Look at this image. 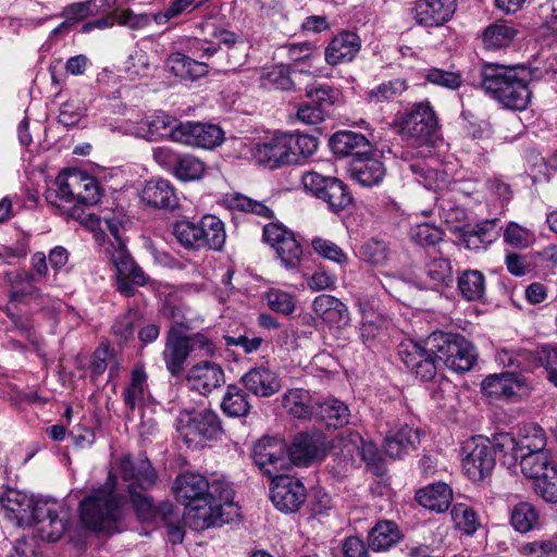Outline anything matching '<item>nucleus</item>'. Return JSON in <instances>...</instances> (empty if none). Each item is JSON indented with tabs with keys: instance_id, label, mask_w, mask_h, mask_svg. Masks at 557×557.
Masks as SVG:
<instances>
[{
	"instance_id": "obj_17",
	"label": "nucleus",
	"mask_w": 557,
	"mask_h": 557,
	"mask_svg": "<svg viewBox=\"0 0 557 557\" xmlns=\"http://www.w3.org/2000/svg\"><path fill=\"white\" fill-rule=\"evenodd\" d=\"M252 157L258 164L271 170L296 163L295 153L290 152L285 134L275 135L256 144Z\"/></svg>"
},
{
	"instance_id": "obj_60",
	"label": "nucleus",
	"mask_w": 557,
	"mask_h": 557,
	"mask_svg": "<svg viewBox=\"0 0 557 557\" xmlns=\"http://www.w3.org/2000/svg\"><path fill=\"white\" fill-rule=\"evenodd\" d=\"M410 236L418 245L430 247L435 246L443 239V232L433 224L422 223L411 228Z\"/></svg>"
},
{
	"instance_id": "obj_52",
	"label": "nucleus",
	"mask_w": 557,
	"mask_h": 557,
	"mask_svg": "<svg viewBox=\"0 0 557 557\" xmlns=\"http://www.w3.org/2000/svg\"><path fill=\"white\" fill-rule=\"evenodd\" d=\"M101 195L98 181L81 172L79 188H76L75 200L85 206H94L99 202Z\"/></svg>"
},
{
	"instance_id": "obj_6",
	"label": "nucleus",
	"mask_w": 557,
	"mask_h": 557,
	"mask_svg": "<svg viewBox=\"0 0 557 557\" xmlns=\"http://www.w3.org/2000/svg\"><path fill=\"white\" fill-rule=\"evenodd\" d=\"M545 431L535 423L524 424L519 429L518 438L511 433L500 432L494 434V445L509 466L517 462V455L543 450L546 447Z\"/></svg>"
},
{
	"instance_id": "obj_31",
	"label": "nucleus",
	"mask_w": 557,
	"mask_h": 557,
	"mask_svg": "<svg viewBox=\"0 0 557 557\" xmlns=\"http://www.w3.org/2000/svg\"><path fill=\"white\" fill-rule=\"evenodd\" d=\"M418 443V431L408 424H404L398 430H388L384 449L391 458H401L409 450L414 449Z\"/></svg>"
},
{
	"instance_id": "obj_64",
	"label": "nucleus",
	"mask_w": 557,
	"mask_h": 557,
	"mask_svg": "<svg viewBox=\"0 0 557 557\" xmlns=\"http://www.w3.org/2000/svg\"><path fill=\"white\" fill-rule=\"evenodd\" d=\"M150 69L149 55L141 49L131 53L125 62V70L131 77H146L149 75Z\"/></svg>"
},
{
	"instance_id": "obj_3",
	"label": "nucleus",
	"mask_w": 557,
	"mask_h": 557,
	"mask_svg": "<svg viewBox=\"0 0 557 557\" xmlns=\"http://www.w3.org/2000/svg\"><path fill=\"white\" fill-rule=\"evenodd\" d=\"M185 507V520L195 530L222 525L239 516L234 492L224 481H213L210 497Z\"/></svg>"
},
{
	"instance_id": "obj_13",
	"label": "nucleus",
	"mask_w": 557,
	"mask_h": 557,
	"mask_svg": "<svg viewBox=\"0 0 557 557\" xmlns=\"http://www.w3.org/2000/svg\"><path fill=\"white\" fill-rule=\"evenodd\" d=\"M119 472L127 493L149 491L158 480L157 471L145 456H124L120 460Z\"/></svg>"
},
{
	"instance_id": "obj_9",
	"label": "nucleus",
	"mask_w": 557,
	"mask_h": 557,
	"mask_svg": "<svg viewBox=\"0 0 557 557\" xmlns=\"http://www.w3.org/2000/svg\"><path fill=\"white\" fill-rule=\"evenodd\" d=\"M33 523H36L37 534L42 541L57 542L66 530L67 512L57 500L40 498Z\"/></svg>"
},
{
	"instance_id": "obj_25",
	"label": "nucleus",
	"mask_w": 557,
	"mask_h": 557,
	"mask_svg": "<svg viewBox=\"0 0 557 557\" xmlns=\"http://www.w3.org/2000/svg\"><path fill=\"white\" fill-rule=\"evenodd\" d=\"M289 460L301 467L309 466L323 453V441L320 434H298L287 448Z\"/></svg>"
},
{
	"instance_id": "obj_34",
	"label": "nucleus",
	"mask_w": 557,
	"mask_h": 557,
	"mask_svg": "<svg viewBox=\"0 0 557 557\" xmlns=\"http://www.w3.org/2000/svg\"><path fill=\"white\" fill-rule=\"evenodd\" d=\"M398 525L392 520L379 521L368 535L369 547L375 552L387 550L400 540Z\"/></svg>"
},
{
	"instance_id": "obj_58",
	"label": "nucleus",
	"mask_w": 557,
	"mask_h": 557,
	"mask_svg": "<svg viewBox=\"0 0 557 557\" xmlns=\"http://www.w3.org/2000/svg\"><path fill=\"white\" fill-rule=\"evenodd\" d=\"M265 299L271 310L284 315L292 314L296 309V297L281 289H270Z\"/></svg>"
},
{
	"instance_id": "obj_19",
	"label": "nucleus",
	"mask_w": 557,
	"mask_h": 557,
	"mask_svg": "<svg viewBox=\"0 0 557 557\" xmlns=\"http://www.w3.org/2000/svg\"><path fill=\"white\" fill-rule=\"evenodd\" d=\"M482 391L491 398L521 397L529 393L527 380L515 372H504L486 376L482 382Z\"/></svg>"
},
{
	"instance_id": "obj_46",
	"label": "nucleus",
	"mask_w": 557,
	"mask_h": 557,
	"mask_svg": "<svg viewBox=\"0 0 557 557\" xmlns=\"http://www.w3.org/2000/svg\"><path fill=\"white\" fill-rule=\"evenodd\" d=\"M408 89V83L405 78H393L388 82H383L376 87L367 92L370 101L380 103L392 101L403 95Z\"/></svg>"
},
{
	"instance_id": "obj_14",
	"label": "nucleus",
	"mask_w": 557,
	"mask_h": 557,
	"mask_svg": "<svg viewBox=\"0 0 557 557\" xmlns=\"http://www.w3.org/2000/svg\"><path fill=\"white\" fill-rule=\"evenodd\" d=\"M178 327L189 330L188 321H175L168 332L165 347L162 352L163 361L166 370L174 377L180 376L185 369V362L190 352L188 339L185 335H181Z\"/></svg>"
},
{
	"instance_id": "obj_62",
	"label": "nucleus",
	"mask_w": 557,
	"mask_h": 557,
	"mask_svg": "<svg viewBox=\"0 0 557 557\" xmlns=\"http://www.w3.org/2000/svg\"><path fill=\"white\" fill-rule=\"evenodd\" d=\"M128 496L137 517L141 521H151L154 519L157 516V508L151 497L147 495V491L128 493Z\"/></svg>"
},
{
	"instance_id": "obj_39",
	"label": "nucleus",
	"mask_w": 557,
	"mask_h": 557,
	"mask_svg": "<svg viewBox=\"0 0 557 557\" xmlns=\"http://www.w3.org/2000/svg\"><path fill=\"white\" fill-rule=\"evenodd\" d=\"M221 409L228 417H246L251 409L249 396L237 385H228L221 401Z\"/></svg>"
},
{
	"instance_id": "obj_30",
	"label": "nucleus",
	"mask_w": 557,
	"mask_h": 557,
	"mask_svg": "<svg viewBox=\"0 0 557 557\" xmlns=\"http://www.w3.org/2000/svg\"><path fill=\"white\" fill-rule=\"evenodd\" d=\"M141 199L149 206L159 209L172 210L178 205L173 186L165 180L147 182L141 191Z\"/></svg>"
},
{
	"instance_id": "obj_11",
	"label": "nucleus",
	"mask_w": 557,
	"mask_h": 557,
	"mask_svg": "<svg viewBox=\"0 0 557 557\" xmlns=\"http://www.w3.org/2000/svg\"><path fill=\"white\" fill-rule=\"evenodd\" d=\"M287 446L278 437L264 436L260 438L252 450L256 466L268 476L276 478L287 465Z\"/></svg>"
},
{
	"instance_id": "obj_4",
	"label": "nucleus",
	"mask_w": 557,
	"mask_h": 557,
	"mask_svg": "<svg viewBox=\"0 0 557 557\" xmlns=\"http://www.w3.org/2000/svg\"><path fill=\"white\" fill-rule=\"evenodd\" d=\"M121 506L115 495V480L109 475L107 483L94 490L79 503L83 524L97 532H120Z\"/></svg>"
},
{
	"instance_id": "obj_51",
	"label": "nucleus",
	"mask_w": 557,
	"mask_h": 557,
	"mask_svg": "<svg viewBox=\"0 0 557 557\" xmlns=\"http://www.w3.org/2000/svg\"><path fill=\"white\" fill-rule=\"evenodd\" d=\"M534 491L545 502L557 503V465L534 479Z\"/></svg>"
},
{
	"instance_id": "obj_55",
	"label": "nucleus",
	"mask_w": 557,
	"mask_h": 557,
	"mask_svg": "<svg viewBox=\"0 0 557 557\" xmlns=\"http://www.w3.org/2000/svg\"><path fill=\"white\" fill-rule=\"evenodd\" d=\"M389 249L385 242L376 238L367 240L360 248V257L373 265H383L388 259Z\"/></svg>"
},
{
	"instance_id": "obj_8",
	"label": "nucleus",
	"mask_w": 557,
	"mask_h": 557,
	"mask_svg": "<svg viewBox=\"0 0 557 557\" xmlns=\"http://www.w3.org/2000/svg\"><path fill=\"white\" fill-rule=\"evenodd\" d=\"M176 430L184 437L185 442L195 440H214L222 434L221 420L212 409H184L176 418Z\"/></svg>"
},
{
	"instance_id": "obj_26",
	"label": "nucleus",
	"mask_w": 557,
	"mask_h": 557,
	"mask_svg": "<svg viewBox=\"0 0 557 557\" xmlns=\"http://www.w3.org/2000/svg\"><path fill=\"white\" fill-rule=\"evenodd\" d=\"M181 126H184V122H178L168 113L159 111L146 117V120L140 123L138 132L147 140L169 137L171 140L177 143L175 134Z\"/></svg>"
},
{
	"instance_id": "obj_35",
	"label": "nucleus",
	"mask_w": 557,
	"mask_h": 557,
	"mask_svg": "<svg viewBox=\"0 0 557 557\" xmlns=\"http://www.w3.org/2000/svg\"><path fill=\"white\" fill-rule=\"evenodd\" d=\"M457 288L465 300L479 301L485 295V276L479 270H463L457 275Z\"/></svg>"
},
{
	"instance_id": "obj_57",
	"label": "nucleus",
	"mask_w": 557,
	"mask_h": 557,
	"mask_svg": "<svg viewBox=\"0 0 557 557\" xmlns=\"http://www.w3.org/2000/svg\"><path fill=\"white\" fill-rule=\"evenodd\" d=\"M170 62L181 66V74L195 81L208 73V64L203 61L195 60L183 53H174L170 57Z\"/></svg>"
},
{
	"instance_id": "obj_32",
	"label": "nucleus",
	"mask_w": 557,
	"mask_h": 557,
	"mask_svg": "<svg viewBox=\"0 0 557 557\" xmlns=\"http://www.w3.org/2000/svg\"><path fill=\"white\" fill-rule=\"evenodd\" d=\"M451 499L453 491L443 482L429 484L416 493V500L419 505L435 512L446 511Z\"/></svg>"
},
{
	"instance_id": "obj_23",
	"label": "nucleus",
	"mask_w": 557,
	"mask_h": 557,
	"mask_svg": "<svg viewBox=\"0 0 557 557\" xmlns=\"http://www.w3.org/2000/svg\"><path fill=\"white\" fill-rule=\"evenodd\" d=\"M244 387L258 397H270L281 389V380L275 371L264 364L256 366L240 379Z\"/></svg>"
},
{
	"instance_id": "obj_47",
	"label": "nucleus",
	"mask_w": 557,
	"mask_h": 557,
	"mask_svg": "<svg viewBox=\"0 0 557 557\" xmlns=\"http://www.w3.org/2000/svg\"><path fill=\"white\" fill-rule=\"evenodd\" d=\"M323 201H325L330 209L338 212L346 209L352 201V197L347 189V186L338 178L333 177L324 194H322Z\"/></svg>"
},
{
	"instance_id": "obj_28",
	"label": "nucleus",
	"mask_w": 557,
	"mask_h": 557,
	"mask_svg": "<svg viewBox=\"0 0 557 557\" xmlns=\"http://www.w3.org/2000/svg\"><path fill=\"white\" fill-rule=\"evenodd\" d=\"M330 147L334 154L350 156L352 159L364 157L371 151V145L367 137L351 131L335 133L330 139Z\"/></svg>"
},
{
	"instance_id": "obj_2",
	"label": "nucleus",
	"mask_w": 557,
	"mask_h": 557,
	"mask_svg": "<svg viewBox=\"0 0 557 557\" xmlns=\"http://www.w3.org/2000/svg\"><path fill=\"white\" fill-rule=\"evenodd\" d=\"M480 87L505 109L523 111L531 102L530 84L542 78L539 69L522 64L485 62L480 69Z\"/></svg>"
},
{
	"instance_id": "obj_21",
	"label": "nucleus",
	"mask_w": 557,
	"mask_h": 557,
	"mask_svg": "<svg viewBox=\"0 0 557 557\" xmlns=\"http://www.w3.org/2000/svg\"><path fill=\"white\" fill-rule=\"evenodd\" d=\"M173 490L176 499L189 506L210 497L212 482L209 483L207 478L199 473L187 472L176 478Z\"/></svg>"
},
{
	"instance_id": "obj_54",
	"label": "nucleus",
	"mask_w": 557,
	"mask_h": 557,
	"mask_svg": "<svg viewBox=\"0 0 557 557\" xmlns=\"http://www.w3.org/2000/svg\"><path fill=\"white\" fill-rule=\"evenodd\" d=\"M81 172L64 170L55 178L59 198L65 202L75 201L76 188H79Z\"/></svg>"
},
{
	"instance_id": "obj_12",
	"label": "nucleus",
	"mask_w": 557,
	"mask_h": 557,
	"mask_svg": "<svg viewBox=\"0 0 557 557\" xmlns=\"http://www.w3.org/2000/svg\"><path fill=\"white\" fill-rule=\"evenodd\" d=\"M263 239L277 255L286 269H296L300 264L302 249L295 234L284 226L270 223L263 227Z\"/></svg>"
},
{
	"instance_id": "obj_56",
	"label": "nucleus",
	"mask_w": 557,
	"mask_h": 557,
	"mask_svg": "<svg viewBox=\"0 0 557 557\" xmlns=\"http://www.w3.org/2000/svg\"><path fill=\"white\" fill-rule=\"evenodd\" d=\"M290 152L295 153L296 163L299 158H308L318 149V140L315 137L306 134H285Z\"/></svg>"
},
{
	"instance_id": "obj_38",
	"label": "nucleus",
	"mask_w": 557,
	"mask_h": 557,
	"mask_svg": "<svg viewBox=\"0 0 557 557\" xmlns=\"http://www.w3.org/2000/svg\"><path fill=\"white\" fill-rule=\"evenodd\" d=\"M148 392L147 373L143 367H136L131 373V381L124 388L122 396L128 411L133 412L140 405Z\"/></svg>"
},
{
	"instance_id": "obj_48",
	"label": "nucleus",
	"mask_w": 557,
	"mask_h": 557,
	"mask_svg": "<svg viewBox=\"0 0 557 557\" xmlns=\"http://www.w3.org/2000/svg\"><path fill=\"white\" fill-rule=\"evenodd\" d=\"M416 181L428 189H438L445 183V177L437 170L430 166L425 160H418L408 165Z\"/></svg>"
},
{
	"instance_id": "obj_42",
	"label": "nucleus",
	"mask_w": 557,
	"mask_h": 557,
	"mask_svg": "<svg viewBox=\"0 0 557 557\" xmlns=\"http://www.w3.org/2000/svg\"><path fill=\"white\" fill-rule=\"evenodd\" d=\"M317 414L327 426L342 428L349 421L348 407L338 399H326L319 404Z\"/></svg>"
},
{
	"instance_id": "obj_44",
	"label": "nucleus",
	"mask_w": 557,
	"mask_h": 557,
	"mask_svg": "<svg viewBox=\"0 0 557 557\" xmlns=\"http://www.w3.org/2000/svg\"><path fill=\"white\" fill-rule=\"evenodd\" d=\"M205 172V163L193 154L177 156L173 163L174 176L183 182L200 180Z\"/></svg>"
},
{
	"instance_id": "obj_37",
	"label": "nucleus",
	"mask_w": 557,
	"mask_h": 557,
	"mask_svg": "<svg viewBox=\"0 0 557 557\" xmlns=\"http://www.w3.org/2000/svg\"><path fill=\"white\" fill-rule=\"evenodd\" d=\"M510 524L519 533H528L541 528L539 510L528 502L515 505L510 512Z\"/></svg>"
},
{
	"instance_id": "obj_45",
	"label": "nucleus",
	"mask_w": 557,
	"mask_h": 557,
	"mask_svg": "<svg viewBox=\"0 0 557 557\" xmlns=\"http://www.w3.org/2000/svg\"><path fill=\"white\" fill-rule=\"evenodd\" d=\"M172 233L184 248L193 251L202 250L200 236L202 233L199 231L198 222L194 223L187 220L177 221L173 225Z\"/></svg>"
},
{
	"instance_id": "obj_22",
	"label": "nucleus",
	"mask_w": 557,
	"mask_h": 557,
	"mask_svg": "<svg viewBox=\"0 0 557 557\" xmlns=\"http://www.w3.org/2000/svg\"><path fill=\"white\" fill-rule=\"evenodd\" d=\"M186 380L191 389L206 395L222 386L225 383V375L220 364L202 361L189 369Z\"/></svg>"
},
{
	"instance_id": "obj_20",
	"label": "nucleus",
	"mask_w": 557,
	"mask_h": 557,
	"mask_svg": "<svg viewBox=\"0 0 557 557\" xmlns=\"http://www.w3.org/2000/svg\"><path fill=\"white\" fill-rule=\"evenodd\" d=\"M456 9V0H418L412 13L418 25L440 27L453 17Z\"/></svg>"
},
{
	"instance_id": "obj_5",
	"label": "nucleus",
	"mask_w": 557,
	"mask_h": 557,
	"mask_svg": "<svg viewBox=\"0 0 557 557\" xmlns=\"http://www.w3.org/2000/svg\"><path fill=\"white\" fill-rule=\"evenodd\" d=\"M395 123L404 138L426 146L434 144L440 129L437 114L426 100L413 103L398 114Z\"/></svg>"
},
{
	"instance_id": "obj_33",
	"label": "nucleus",
	"mask_w": 557,
	"mask_h": 557,
	"mask_svg": "<svg viewBox=\"0 0 557 557\" xmlns=\"http://www.w3.org/2000/svg\"><path fill=\"white\" fill-rule=\"evenodd\" d=\"M453 283L451 263L446 258H432L425 262L421 284L423 288L438 289Z\"/></svg>"
},
{
	"instance_id": "obj_43",
	"label": "nucleus",
	"mask_w": 557,
	"mask_h": 557,
	"mask_svg": "<svg viewBox=\"0 0 557 557\" xmlns=\"http://www.w3.org/2000/svg\"><path fill=\"white\" fill-rule=\"evenodd\" d=\"M520 461V468L522 473L530 478L535 479L543 474L548 468L556 466L550 463L546 449L529 451L517 455V461Z\"/></svg>"
},
{
	"instance_id": "obj_7",
	"label": "nucleus",
	"mask_w": 557,
	"mask_h": 557,
	"mask_svg": "<svg viewBox=\"0 0 557 557\" xmlns=\"http://www.w3.org/2000/svg\"><path fill=\"white\" fill-rule=\"evenodd\" d=\"M106 252L116 270V289L127 298L133 297L136 293L134 285H146L147 275L135 263L121 237L112 240Z\"/></svg>"
},
{
	"instance_id": "obj_24",
	"label": "nucleus",
	"mask_w": 557,
	"mask_h": 557,
	"mask_svg": "<svg viewBox=\"0 0 557 557\" xmlns=\"http://www.w3.org/2000/svg\"><path fill=\"white\" fill-rule=\"evenodd\" d=\"M361 49L360 37L352 32H342L325 49V61L330 65L352 61Z\"/></svg>"
},
{
	"instance_id": "obj_49",
	"label": "nucleus",
	"mask_w": 557,
	"mask_h": 557,
	"mask_svg": "<svg viewBox=\"0 0 557 557\" xmlns=\"http://www.w3.org/2000/svg\"><path fill=\"white\" fill-rule=\"evenodd\" d=\"M456 529L467 535H472L481 525L476 512L466 504H455L450 510Z\"/></svg>"
},
{
	"instance_id": "obj_61",
	"label": "nucleus",
	"mask_w": 557,
	"mask_h": 557,
	"mask_svg": "<svg viewBox=\"0 0 557 557\" xmlns=\"http://www.w3.org/2000/svg\"><path fill=\"white\" fill-rule=\"evenodd\" d=\"M311 246L313 250L324 259L336 262L338 264H344L348 261V257L344 250L329 239L321 237L313 238Z\"/></svg>"
},
{
	"instance_id": "obj_15",
	"label": "nucleus",
	"mask_w": 557,
	"mask_h": 557,
	"mask_svg": "<svg viewBox=\"0 0 557 557\" xmlns=\"http://www.w3.org/2000/svg\"><path fill=\"white\" fill-rule=\"evenodd\" d=\"M307 498V492L300 480L289 475H277L272 480L271 500L283 512H295Z\"/></svg>"
},
{
	"instance_id": "obj_63",
	"label": "nucleus",
	"mask_w": 557,
	"mask_h": 557,
	"mask_svg": "<svg viewBox=\"0 0 557 557\" xmlns=\"http://www.w3.org/2000/svg\"><path fill=\"white\" fill-rule=\"evenodd\" d=\"M524 557H555L557 555V541L555 539L537 540L524 543L520 547Z\"/></svg>"
},
{
	"instance_id": "obj_16",
	"label": "nucleus",
	"mask_w": 557,
	"mask_h": 557,
	"mask_svg": "<svg viewBox=\"0 0 557 557\" xmlns=\"http://www.w3.org/2000/svg\"><path fill=\"white\" fill-rule=\"evenodd\" d=\"M177 143L211 150L224 141L223 129L210 123L184 122L176 132Z\"/></svg>"
},
{
	"instance_id": "obj_36",
	"label": "nucleus",
	"mask_w": 557,
	"mask_h": 557,
	"mask_svg": "<svg viewBox=\"0 0 557 557\" xmlns=\"http://www.w3.org/2000/svg\"><path fill=\"white\" fill-rule=\"evenodd\" d=\"M199 231L202 233V249L222 250L226 239L224 223L215 215H205L198 221Z\"/></svg>"
},
{
	"instance_id": "obj_18",
	"label": "nucleus",
	"mask_w": 557,
	"mask_h": 557,
	"mask_svg": "<svg viewBox=\"0 0 557 557\" xmlns=\"http://www.w3.org/2000/svg\"><path fill=\"white\" fill-rule=\"evenodd\" d=\"M35 497L24 491L8 488L0 498L5 517L17 527L32 524L34 521L37 502Z\"/></svg>"
},
{
	"instance_id": "obj_40",
	"label": "nucleus",
	"mask_w": 557,
	"mask_h": 557,
	"mask_svg": "<svg viewBox=\"0 0 557 557\" xmlns=\"http://www.w3.org/2000/svg\"><path fill=\"white\" fill-rule=\"evenodd\" d=\"M283 407L297 419H310L313 413V403L308 391L294 388L283 396Z\"/></svg>"
},
{
	"instance_id": "obj_10",
	"label": "nucleus",
	"mask_w": 557,
	"mask_h": 557,
	"mask_svg": "<svg viewBox=\"0 0 557 557\" xmlns=\"http://www.w3.org/2000/svg\"><path fill=\"white\" fill-rule=\"evenodd\" d=\"M465 449L469 451L462 460V469L469 479L482 481L492 473L496 463V454H499L494 445V434L492 438L473 440Z\"/></svg>"
},
{
	"instance_id": "obj_27",
	"label": "nucleus",
	"mask_w": 557,
	"mask_h": 557,
	"mask_svg": "<svg viewBox=\"0 0 557 557\" xmlns=\"http://www.w3.org/2000/svg\"><path fill=\"white\" fill-rule=\"evenodd\" d=\"M312 310L329 325L344 327L350 321L347 306L329 294L317 296L312 302Z\"/></svg>"
},
{
	"instance_id": "obj_50",
	"label": "nucleus",
	"mask_w": 557,
	"mask_h": 557,
	"mask_svg": "<svg viewBox=\"0 0 557 557\" xmlns=\"http://www.w3.org/2000/svg\"><path fill=\"white\" fill-rule=\"evenodd\" d=\"M305 91L310 102L325 114H327L338 98V91L329 85L310 84L307 85Z\"/></svg>"
},
{
	"instance_id": "obj_29",
	"label": "nucleus",
	"mask_w": 557,
	"mask_h": 557,
	"mask_svg": "<svg viewBox=\"0 0 557 557\" xmlns=\"http://www.w3.org/2000/svg\"><path fill=\"white\" fill-rule=\"evenodd\" d=\"M349 172L350 176L360 185L371 187L383 181L386 169L383 162L368 153L364 157L352 159Z\"/></svg>"
},
{
	"instance_id": "obj_53",
	"label": "nucleus",
	"mask_w": 557,
	"mask_h": 557,
	"mask_svg": "<svg viewBox=\"0 0 557 557\" xmlns=\"http://www.w3.org/2000/svg\"><path fill=\"white\" fill-rule=\"evenodd\" d=\"M440 215L445 223L454 230H462L460 224L466 220L467 213L463 208L453 202L449 198L441 196L437 198Z\"/></svg>"
},
{
	"instance_id": "obj_41",
	"label": "nucleus",
	"mask_w": 557,
	"mask_h": 557,
	"mask_svg": "<svg viewBox=\"0 0 557 557\" xmlns=\"http://www.w3.org/2000/svg\"><path fill=\"white\" fill-rule=\"evenodd\" d=\"M517 29L505 23H493L488 25L483 34L482 40L487 50H499L508 47L517 36Z\"/></svg>"
},
{
	"instance_id": "obj_59",
	"label": "nucleus",
	"mask_w": 557,
	"mask_h": 557,
	"mask_svg": "<svg viewBox=\"0 0 557 557\" xmlns=\"http://www.w3.org/2000/svg\"><path fill=\"white\" fill-rule=\"evenodd\" d=\"M261 86L269 90H289L293 81L287 71L282 66L272 67L261 75Z\"/></svg>"
},
{
	"instance_id": "obj_1",
	"label": "nucleus",
	"mask_w": 557,
	"mask_h": 557,
	"mask_svg": "<svg viewBox=\"0 0 557 557\" xmlns=\"http://www.w3.org/2000/svg\"><path fill=\"white\" fill-rule=\"evenodd\" d=\"M425 345L405 341L398 346L404 364L422 381L434 379L441 363L463 373L471 370L476 360L474 346L460 334L433 333Z\"/></svg>"
}]
</instances>
